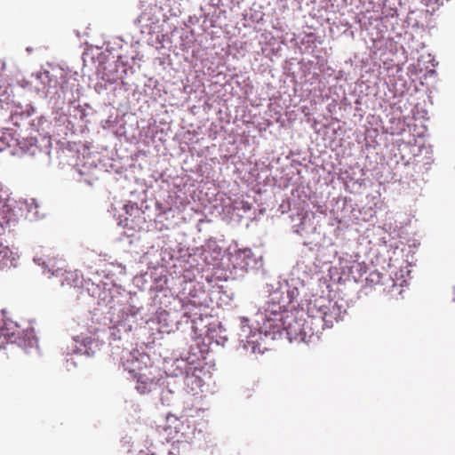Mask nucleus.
I'll list each match as a JSON object with an SVG mask.
<instances>
[{"label": "nucleus", "instance_id": "11", "mask_svg": "<svg viewBox=\"0 0 455 455\" xmlns=\"http://www.w3.org/2000/svg\"><path fill=\"white\" fill-rule=\"evenodd\" d=\"M228 260L235 271L243 273L259 269L262 267V258L255 256L249 248L238 249L229 252Z\"/></svg>", "mask_w": 455, "mask_h": 455}, {"label": "nucleus", "instance_id": "10", "mask_svg": "<svg viewBox=\"0 0 455 455\" xmlns=\"http://www.w3.org/2000/svg\"><path fill=\"white\" fill-rule=\"evenodd\" d=\"M298 221L292 227L293 231L305 239L306 245H314L318 247L322 239V234L319 231L318 221L313 212H306L299 214L294 221Z\"/></svg>", "mask_w": 455, "mask_h": 455}, {"label": "nucleus", "instance_id": "30", "mask_svg": "<svg viewBox=\"0 0 455 455\" xmlns=\"http://www.w3.org/2000/svg\"><path fill=\"white\" fill-rule=\"evenodd\" d=\"M95 89L98 92H100L102 90L106 89V86L103 85L102 84H100L98 83L96 85H95Z\"/></svg>", "mask_w": 455, "mask_h": 455}, {"label": "nucleus", "instance_id": "23", "mask_svg": "<svg viewBox=\"0 0 455 455\" xmlns=\"http://www.w3.org/2000/svg\"><path fill=\"white\" fill-rule=\"evenodd\" d=\"M27 218H28L30 220H36L44 216V213L40 212L39 204L34 198L27 201Z\"/></svg>", "mask_w": 455, "mask_h": 455}, {"label": "nucleus", "instance_id": "18", "mask_svg": "<svg viewBox=\"0 0 455 455\" xmlns=\"http://www.w3.org/2000/svg\"><path fill=\"white\" fill-rule=\"evenodd\" d=\"M150 375L151 372L148 374L143 371L137 374L136 377H132L136 379L135 388L140 394H148L156 387L157 382H156Z\"/></svg>", "mask_w": 455, "mask_h": 455}, {"label": "nucleus", "instance_id": "29", "mask_svg": "<svg viewBox=\"0 0 455 455\" xmlns=\"http://www.w3.org/2000/svg\"><path fill=\"white\" fill-rule=\"evenodd\" d=\"M403 283H405V281H403L399 285L395 283H393V290H392V292H395V290H397V292L399 294L402 293V290L400 289V287H402L403 285Z\"/></svg>", "mask_w": 455, "mask_h": 455}, {"label": "nucleus", "instance_id": "16", "mask_svg": "<svg viewBox=\"0 0 455 455\" xmlns=\"http://www.w3.org/2000/svg\"><path fill=\"white\" fill-rule=\"evenodd\" d=\"M204 340L210 347L213 344L224 347L228 341L227 331L220 323H211L206 331Z\"/></svg>", "mask_w": 455, "mask_h": 455}, {"label": "nucleus", "instance_id": "25", "mask_svg": "<svg viewBox=\"0 0 455 455\" xmlns=\"http://www.w3.org/2000/svg\"><path fill=\"white\" fill-rule=\"evenodd\" d=\"M105 271L113 275H124L125 273V267L121 263H109Z\"/></svg>", "mask_w": 455, "mask_h": 455}, {"label": "nucleus", "instance_id": "19", "mask_svg": "<svg viewBox=\"0 0 455 455\" xmlns=\"http://www.w3.org/2000/svg\"><path fill=\"white\" fill-rule=\"evenodd\" d=\"M125 73L126 71L124 66L122 64L116 63L114 67L109 66L105 69V72L102 75V80L108 84H116L119 81L122 84H124V78Z\"/></svg>", "mask_w": 455, "mask_h": 455}, {"label": "nucleus", "instance_id": "1", "mask_svg": "<svg viewBox=\"0 0 455 455\" xmlns=\"http://www.w3.org/2000/svg\"><path fill=\"white\" fill-rule=\"evenodd\" d=\"M34 261L41 267L43 274L47 275L49 278L59 279L61 286L84 288L90 296L96 299L104 315L103 324L108 327L113 340H121L129 336L138 319L140 308L127 303V294L119 287L112 283H102L98 273L92 278L84 277L77 270L54 268L51 260L46 261L43 258H35Z\"/></svg>", "mask_w": 455, "mask_h": 455}, {"label": "nucleus", "instance_id": "34", "mask_svg": "<svg viewBox=\"0 0 455 455\" xmlns=\"http://www.w3.org/2000/svg\"><path fill=\"white\" fill-rule=\"evenodd\" d=\"M80 175H85L86 174V171H84L80 168H76L75 169Z\"/></svg>", "mask_w": 455, "mask_h": 455}, {"label": "nucleus", "instance_id": "7", "mask_svg": "<svg viewBox=\"0 0 455 455\" xmlns=\"http://www.w3.org/2000/svg\"><path fill=\"white\" fill-rule=\"evenodd\" d=\"M164 432L169 442H172L168 455H182L189 449L190 443L196 437L195 428L186 417H177L174 414L166 416Z\"/></svg>", "mask_w": 455, "mask_h": 455}, {"label": "nucleus", "instance_id": "8", "mask_svg": "<svg viewBox=\"0 0 455 455\" xmlns=\"http://www.w3.org/2000/svg\"><path fill=\"white\" fill-rule=\"evenodd\" d=\"M0 338H4L7 343L17 344L26 353L37 350V339L33 329L20 331L17 323L7 319L4 312L0 313Z\"/></svg>", "mask_w": 455, "mask_h": 455}, {"label": "nucleus", "instance_id": "2", "mask_svg": "<svg viewBox=\"0 0 455 455\" xmlns=\"http://www.w3.org/2000/svg\"><path fill=\"white\" fill-rule=\"evenodd\" d=\"M299 308L286 313L282 323H275V331L270 339L285 332L287 339L292 342H311L325 328H331L334 323L343 318L347 309L343 302L330 299L323 296L314 301H297Z\"/></svg>", "mask_w": 455, "mask_h": 455}, {"label": "nucleus", "instance_id": "6", "mask_svg": "<svg viewBox=\"0 0 455 455\" xmlns=\"http://www.w3.org/2000/svg\"><path fill=\"white\" fill-rule=\"evenodd\" d=\"M204 297L205 291L199 283L183 279L174 300L178 303L182 316L190 319L192 323L196 324L198 319L201 320L203 311L205 309Z\"/></svg>", "mask_w": 455, "mask_h": 455}, {"label": "nucleus", "instance_id": "20", "mask_svg": "<svg viewBox=\"0 0 455 455\" xmlns=\"http://www.w3.org/2000/svg\"><path fill=\"white\" fill-rule=\"evenodd\" d=\"M48 121L43 116H38L36 117H31V119L28 122V125L25 130L28 131L30 134L33 132H36L42 137H45L48 134Z\"/></svg>", "mask_w": 455, "mask_h": 455}, {"label": "nucleus", "instance_id": "26", "mask_svg": "<svg viewBox=\"0 0 455 455\" xmlns=\"http://www.w3.org/2000/svg\"><path fill=\"white\" fill-rule=\"evenodd\" d=\"M4 68V62L0 60V95L4 100H8L10 95L7 93L6 88L4 87V81L2 76V72Z\"/></svg>", "mask_w": 455, "mask_h": 455}, {"label": "nucleus", "instance_id": "33", "mask_svg": "<svg viewBox=\"0 0 455 455\" xmlns=\"http://www.w3.org/2000/svg\"><path fill=\"white\" fill-rule=\"evenodd\" d=\"M241 204H243V208L244 212H247L251 209V206L249 205V204L243 203V202Z\"/></svg>", "mask_w": 455, "mask_h": 455}, {"label": "nucleus", "instance_id": "14", "mask_svg": "<svg viewBox=\"0 0 455 455\" xmlns=\"http://www.w3.org/2000/svg\"><path fill=\"white\" fill-rule=\"evenodd\" d=\"M97 333L92 335L80 334L74 337V348L73 352L78 355H84L86 356H92L100 350L102 342L100 340Z\"/></svg>", "mask_w": 455, "mask_h": 455}, {"label": "nucleus", "instance_id": "31", "mask_svg": "<svg viewBox=\"0 0 455 455\" xmlns=\"http://www.w3.org/2000/svg\"><path fill=\"white\" fill-rule=\"evenodd\" d=\"M71 366L75 367L76 366V363L73 361V359L67 360V365H66L67 369L70 370Z\"/></svg>", "mask_w": 455, "mask_h": 455}, {"label": "nucleus", "instance_id": "13", "mask_svg": "<svg viewBox=\"0 0 455 455\" xmlns=\"http://www.w3.org/2000/svg\"><path fill=\"white\" fill-rule=\"evenodd\" d=\"M8 100L4 101L3 105L5 104L10 109V120L12 124L16 127L26 129L28 122L35 116L36 110L32 105H21L15 103L12 100L9 102Z\"/></svg>", "mask_w": 455, "mask_h": 455}, {"label": "nucleus", "instance_id": "15", "mask_svg": "<svg viewBox=\"0 0 455 455\" xmlns=\"http://www.w3.org/2000/svg\"><path fill=\"white\" fill-rule=\"evenodd\" d=\"M159 387L161 388V403L164 406L175 405L179 401V393L178 387H176L173 380V377L172 375H168L166 379L162 380V382L159 384Z\"/></svg>", "mask_w": 455, "mask_h": 455}, {"label": "nucleus", "instance_id": "5", "mask_svg": "<svg viewBox=\"0 0 455 455\" xmlns=\"http://www.w3.org/2000/svg\"><path fill=\"white\" fill-rule=\"evenodd\" d=\"M319 279L313 272L312 266L304 260H299L292 267L290 278L287 280V294L290 301H314L319 298L313 293Z\"/></svg>", "mask_w": 455, "mask_h": 455}, {"label": "nucleus", "instance_id": "38", "mask_svg": "<svg viewBox=\"0 0 455 455\" xmlns=\"http://www.w3.org/2000/svg\"><path fill=\"white\" fill-rule=\"evenodd\" d=\"M4 191H3V189L1 188L0 189V197L2 198V194L4 193Z\"/></svg>", "mask_w": 455, "mask_h": 455}, {"label": "nucleus", "instance_id": "27", "mask_svg": "<svg viewBox=\"0 0 455 455\" xmlns=\"http://www.w3.org/2000/svg\"><path fill=\"white\" fill-rule=\"evenodd\" d=\"M159 323L164 322V326L170 327L172 323V320L170 319V313L167 311H161L158 315Z\"/></svg>", "mask_w": 455, "mask_h": 455}, {"label": "nucleus", "instance_id": "9", "mask_svg": "<svg viewBox=\"0 0 455 455\" xmlns=\"http://www.w3.org/2000/svg\"><path fill=\"white\" fill-rule=\"evenodd\" d=\"M196 355L180 356L172 362H166L165 370L168 375L183 377L185 386L191 391L196 392L203 386V379L196 374L195 366Z\"/></svg>", "mask_w": 455, "mask_h": 455}, {"label": "nucleus", "instance_id": "3", "mask_svg": "<svg viewBox=\"0 0 455 455\" xmlns=\"http://www.w3.org/2000/svg\"><path fill=\"white\" fill-rule=\"evenodd\" d=\"M276 295L274 294L269 299L263 310L256 313L252 322L244 316L239 318L238 342L245 352L263 354L267 347H262V343L271 338L275 331V323H282L286 313H290L277 300Z\"/></svg>", "mask_w": 455, "mask_h": 455}, {"label": "nucleus", "instance_id": "32", "mask_svg": "<svg viewBox=\"0 0 455 455\" xmlns=\"http://www.w3.org/2000/svg\"><path fill=\"white\" fill-rule=\"evenodd\" d=\"M138 455H156V454L152 451H140Z\"/></svg>", "mask_w": 455, "mask_h": 455}, {"label": "nucleus", "instance_id": "4", "mask_svg": "<svg viewBox=\"0 0 455 455\" xmlns=\"http://www.w3.org/2000/svg\"><path fill=\"white\" fill-rule=\"evenodd\" d=\"M36 89L44 92L45 95H57L59 100L63 102L71 103L78 96L77 87L79 86L76 79L63 70H59L58 74H51L49 71L43 70L32 76Z\"/></svg>", "mask_w": 455, "mask_h": 455}, {"label": "nucleus", "instance_id": "37", "mask_svg": "<svg viewBox=\"0 0 455 455\" xmlns=\"http://www.w3.org/2000/svg\"><path fill=\"white\" fill-rule=\"evenodd\" d=\"M453 295H452V300L455 301V286L453 287Z\"/></svg>", "mask_w": 455, "mask_h": 455}, {"label": "nucleus", "instance_id": "21", "mask_svg": "<svg viewBox=\"0 0 455 455\" xmlns=\"http://www.w3.org/2000/svg\"><path fill=\"white\" fill-rule=\"evenodd\" d=\"M141 33L151 35L156 32L157 20L153 15L145 12L137 20Z\"/></svg>", "mask_w": 455, "mask_h": 455}, {"label": "nucleus", "instance_id": "12", "mask_svg": "<svg viewBox=\"0 0 455 455\" xmlns=\"http://www.w3.org/2000/svg\"><path fill=\"white\" fill-rule=\"evenodd\" d=\"M148 356L140 353L139 351H132L129 349H123L119 358V363L124 371L129 375L136 377L137 374L143 371H148L147 368V361Z\"/></svg>", "mask_w": 455, "mask_h": 455}, {"label": "nucleus", "instance_id": "35", "mask_svg": "<svg viewBox=\"0 0 455 455\" xmlns=\"http://www.w3.org/2000/svg\"><path fill=\"white\" fill-rule=\"evenodd\" d=\"M449 0H435V2L438 4H443L445 2H448Z\"/></svg>", "mask_w": 455, "mask_h": 455}, {"label": "nucleus", "instance_id": "17", "mask_svg": "<svg viewBox=\"0 0 455 455\" xmlns=\"http://www.w3.org/2000/svg\"><path fill=\"white\" fill-rule=\"evenodd\" d=\"M19 259L20 252L17 248H10L0 243V269L17 267Z\"/></svg>", "mask_w": 455, "mask_h": 455}, {"label": "nucleus", "instance_id": "22", "mask_svg": "<svg viewBox=\"0 0 455 455\" xmlns=\"http://www.w3.org/2000/svg\"><path fill=\"white\" fill-rule=\"evenodd\" d=\"M341 268L344 274L347 273L348 277L356 283L361 281L366 274V267L357 261H352L347 266H342Z\"/></svg>", "mask_w": 455, "mask_h": 455}, {"label": "nucleus", "instance_id": "36", "mask_svg": "<svg viewBox=\"0 0 455 455\" xmlns=\"http://www.w3.org/2000/svg\"><path fill=\"white\" fill-rule=\"evenodd\" d=\"M35 141H36V139L32 137L30 138L29 144H33Z\"/></svg>", "mask_w": 455, "mask_h": 455}, {"label": "nucleus", "instance_id": "24", "mask_svg": "<svg viewBox=\"0 0 455 455\" xmlns=\"http://www.w3.org/2000/svg\"><path fill=\"white\" fill-rule=\"evenodd\" d=\"M382 275L379 271L374 270L369 273L365 278V282L368 286H374L382 282Z\"/></svg>", "mask_w": 455, "mask_h": 455}, {"label": "nucleus", "instance_id": "28", "mask_svg": "<svg viewBox=\"0 0 455 455\" xmlns=\"http://www.w3.org/2000/svg\"><path fill=\"white\" fill-rule=\"evenodd\" d=\"M124 210L125 211V212L127 214H131L130 211H133V210H137L138 211V208L135 207V204H124Z\"/></svg>", "mask_w": 455, "mask_h": 455}]
</instances>
